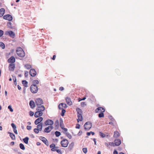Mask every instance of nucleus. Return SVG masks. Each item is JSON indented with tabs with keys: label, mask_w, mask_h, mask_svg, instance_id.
<instances>
[{
	"label": "nucleus",
	"mask_w": 154,
	"mask_h": 154,
	"mask_svg": "<svg viewBox=\"0 0 154 154\" xmlns=\"http://www.w3.org/2000/svg\"><path fill=\"white\" fill-rule=\"evenodd\" d=\"M29 114L30 116H32L34 115V113L33 112L30 111L29 112Z\"/></svg>",
	"instance_id": "864d4df0"
},
{
	"label": "nucleus",
	"mask_w": 154,
	"mask_h": 154,
	"mask_svg": "<svg viewBox=\"0 0 154 154\" xmlns=\"http://www.w3.org/2000/svg\"><path fill=\"white\" fill-rule=\"evenodd\" d=\"M56 151L59 154H62V152L61 150L60 149H57Z\"/></svg>",
	"instance_id": "09e8293b"
},
{
	"label": "nucleus",
	"mask_w": 154,
	"mask_h": 154,
	"mask_svg": "<svg viewBox=\"0 0 154 154\" xmlns=\"http://www.w3.org/2000/svg\"><path fill=\"white\" fill-rule=\"evenodd\" d=\"M16 51L17 54L19 57H23L25 56V53L21 48H17Z\"/></svg>",
	"instance_id": "f257e3e1"
},
{
	"label": "nucleus",
	"mask_w": 154,
	"mask_h": 154,
	"mask_svg": "<svg viewBox=\"0 0 154 154\" xmlns=\"http://www.w3.org/2000/svg\"><path fill=\"white\" fill-rule=\"evenodd\" d=\"M35 103L37 106H38L43 104V101L41 98H37L35 100Z\"/></svg>",
	"instance_id": "423d86ee"
},
{
	"label": "nucleus",
	"mask_w": 154,
	"mask_h": 154,
	"mask_svg": "<svg viewBox=\"0 0 154 154\" xmlns=\"http://www.w3.org/2000/svg\"><path fill=\"white\" fill-rule=\"evenodd\" d=\"M28 75V72L27 71H25L24 75L25 77H27Z\"/></svg>",
	"instance_id": "6e6d98bb"
},
{
	"label": "nucleus",
	"mask_w": 154,
	"mask_h": 154,
	"mask_svg": "<svg viewBox=\"0 0 154 154\" xmlns=\"http://www.w3.org/2000/svg\"><path fill=\"white\" fill-rule=\"evenodd\" d=\"M50 147L51 148V150L52 151H56L57 149L58 148V147L56 146L54 143H52L50 145Z\"/></svg>",
	"instance_id": "1a4fd4ad"
},
{
	"label": "nucleus",
	"mask_w": 154,
	"mask_h": 154,
	"mask_svg": "<svg viewBox=\"0 0 154 154\" xmlns=\"http://www.w3.org/2000/svg\"><path fill=\"white\" fill-rule=\"evenodd\" d=\"M92 127V123L90 122H86L84 125V129L86 130H89Z\"/></svg>",
	"instance_id": "7ed1b4c3"
},
{
	"label": "nucleus",
	"mask_w": 154,
	"mask_h": 154,
	"mask_svg": "<svg viewBox=\"0 0 154 154\" xmlns=\"http://www.w3.org/2000/svg\"><path fill=\"white\" fill-rule=\"evenodd\" d=\"M62 110V112L61 113V115L62 116H63L64 115L65 113L66 112V110L64 109H61Z\"/></svg>",
	"instance_id": "58836bf2"
},
{
	"label": "nucleus",
	"mask_w": 154,
	"mask_h": 154,
	"mask_svg": "<svg viewBox=\"0 0 154 154\" xmlns=\"http://www.w3.org/2000/svg\"><path fill=\"white\" fill-rule=\"evenodd\" d=\"M80 127V125L79 124H77L75 128L77 129H79Z\"/></svg>",
	"instance_id": "4d7b16f0"
},
{
	"label": "nucleus",
	"mask_w": 154,
	"mask_h": 154,
	"mask_svg": "<svg viewBox=\"0 0 154 154\" xmlns=\"http://www.w3.org/2000/svg\"><path fill=\"white\" fill-rule=\"evenodd\" d=\"M10 136L11 139L13 140L15 139V135L13 133H10Z\"/></svg>",
	"instance_id": "c756f323"
},
{
	"label": "nucleus",
	"mask_w": 154,
	"mask_h": 154,
	"mask_svg": "<svg viewBox=\"0 0 154 154\" xmlns=\"http://www.w3.org/2000/svg\"><path fill=\"white\" fill-rule=\"evenodd\" d=\"M3 18L5 20L10 21L12 20V16L10 14H7L3 16Z\"/></svg>",
	"instance_id": "0eeeda50"
},
{
	"label": "nucleus",
	"mask_w": 154,
	"mask_h": 154,
	"mask_svg": "<svg viewBox=\"0 0 154 154\" xmlns=\"http://www.w3.org/2000/svg\"><path fill=\"white\" fill-rule=\"evenodd\" d=\"M42 114L43 113L42 112L37 111L35 112L34 116L36 118H38L41 116Z\"/></svg>",
	"instance_id": "4468645a"
},
{
	"label": "nucleus",
	"mask_w": 154,
	"mask_h": 154,
	"mask_svg": "<svg viewBox=\"0 0 154 154\" xmlns=\"http://www.w3.org/2000/svg\"><path fill=\"white\" fill-rule=\"evenodd\" d=\"M60 125L61 128H63L64 127L63 119L61 118H60Z\"/></svg>",
	"instance_id": "412c9836"
},
{
	"label": "nucleus",
	"mask_w": 154,
	"mask_h": 154,
	"mask_svg": "<svg viewBox=\"0 0 154 154\" xmlns=\"http://www.w3.org/2000/svg\"><path fill=\"white\" fill-rule=\"evenodd\" d=\"M22 83L23 85L26 87H27L28 82L26 80H23L22 81Z\"/></svg>",
	"instance_id": "7c9ffc66"
},
{
	"label": "nucleus",
	"mask_w": 154,
	"mask_h": 154,
	"mask_svg": "<svg viewBox=\"0 0 154 154\" xmlns=\"http://www.w3.org/2000/svg\"><path fill=\"white\" fill-rule=\"evenodd\" d=\"M45 124L46 125H48V119L45 122Z\"/></svg>",
	"instance_id": "338daca9"
},
{
	"label": "nucleus",
	"mask_w": 154,
	"mask_h": 154,
	"mask_svg": "<svg viewBox=\"0 0 154 154\" xmlns=\"http://www.w3.org/2000/svg\"><path fill=\"white\" fill-rule=\"evenodd\" d=\"M13 80H14V85H17V79L16 77H13Z\"/></svg>",
	"instance_id": "a19ab883"
},
{
	"label": "nucleus",
	"mask_w": 154,
	"mask_h": 154,
	"mask_svg": "<svg viewBox=\"0 0 154 154\" xmlns=\"http://www.w3.org/2000/svg\"><path fill=\"white\" fill-rule=\"evenodd\" d=\"M13 131H14V133L16 134H18V133H17V131L16 129H14L13 130Z\"/></svg>",
	"instance_id": "e2e57ef3"
},
{
	"label": "nucleus",
	"mask_w": 154,
	"mask_h": 154,
	"mask_svg": "<svg viewBox=\"0 0 154 154\" xmlns=\"http://www.w3.org/2000/svg\"><path fill=\"white\" fill-rule=\"evenodd\" d=\"M15 65L14 63H10L9 66V69L11 71H13L14 69Z\"/></svg>",
	"instance_id": "dca6fc26"
},
{
	"label": "nucleus",
	"mask_w": 154,
	"mask_h": 154,
	"mask_svg": "<svg viewBox=\"0 0 154 154\" xmlns=\"http://www.w3.org/2000/svg\"><path fill=\"white\" fill-rule=\"evenodd\" d=\"M44 131L45 132L48 133V127L45 129Z\"/></svg>",
	"instance_id": "052dcab7"
},
{
	"label": "nucleus",
	"mask_w": 154,
	"mask_h": 154,
	"mask_svg": "<svg viewBox=\"0 0 154 154\" xmlns=\"http://www.w3.org/2000/svg\"><path fill=\"white\" fill-rule=\"evenodd\" d=\"M76 110L77 111L78 114H82V110L79 108H76Z\"/></svg>",
	"instance_id": "bb28decb"
},
{
	"label": "nucleus",
	"mask_w": 154,
	"mask_h": 154,
	"mask_svg": "<svg viewBox=\"0 0 154 154\" xmlns=\"http://www.w3.org/2000/svg\"><path fill=\"white\" fill-rule=\"evenodd\" d=\"M74 145V142L71 143L69 145L68 147V149L69 150H71L73 149Z\"/></svg>",
	"instance_id": "5701e85b"
},
{
	"label": "nucleus",
	"mask_w": 154,
	"mask_h": 154,
	"mask_svg": "<svg viewBox=\"0 0 154 154\" xmlns=\"http://www.w3.org/2000/svg\"><path fill=\"white\" fill-rule=\"evenodd\" d=\"M55 134L56 137H58L61 135V133L60 132L56 131L55 132Z\"/></svg>",
	"instance_id": "2f4dec72"
},
{
	"label": "nucleus",
	"mask_w": 154,
	"mask_h": 154,
	"mask_svg": "<svg viewBox=\"0 0 154 154\" xmlns=\"http://www.w3.org/2000/svg\"><path fill=\"white\" fill-rule=\"evenodd\" d=\"M69 143L68 140L66 139H64L60 142L62 146L64 147H66L67 146Z\"/></svg>",
	"instance_id": "20e7f679"
},
{
	"label": "nucleus",
	"mask_w": 154,
	"mask_h": 154,
	"mask_svg": "<svg viewBox=\"0 0 154 154\" xmlns=\"http://www.w3.org/2000/svg\"><path fill=\"white\" fill-rule=\"evenodd\" d=\"M55 128V129H57L59 127V123L58 120H57L55 121L54 123Z\"/></svg>",
	"instance_id": "b1692460"
},
{
	"label": "nucleus",
	"mask_w": 154,
	"mask_h": 154,
	"mask_svg": "<svg viewBox=\"0 0 154 154\" xmlns=\"http://www.w3.org/2000/svg\"><path fill=\"white\" fill-rule=\"evenodd\" d=\"M109 119L111 121H115V119H114V118H113L112 116H109Z\"/></svg>",
	"instance_id": "3c124183"
},
{
	"label": "nucleus",
	"mask_w": 154,
	"mask_h": 154,
	"mask_svg": "<svg viewBox=\"0 0 154 154\" xmlns=\"http://www.w3.org/2000/svg\"><path fill=\"white\" fill-rule=\"evenodd\" d=\"M19 146H20V148L21 149H22L23 150H25V148L24 145L23 144H22V143H20L19 144Z\"/></svg>",
	"instance_id": "72a5a7b5"
},
{
	"label": "nucleus",
	"mask_w": 154,
	"mask_h": 154,
	"mask_svg": "<svg viewBox=\"0 0 154 154\" xmlns=\"http://www.w3.org/2000/svg\"><path fill=\"white\" fill-rule=\"evenodd\" d=\"M104 112H101L99 114L98 117L100 118L103 117L104 116V114L103 113Z\"/></svg>",
	"instance_id": "f704fd0d"
},
{
	"label": "nucleus",
	"mask_w": 154,
	"mask_h": 154,
	"mask_svg": "<svg viewBox=\"0 0 154 154\" xmlns=\"http://www.w3.org/2000/svg\"><path fill=\"white\" fill-rule=\"evenodd\" d=\"M109 145L113 146H116L115 145V143L113 142H109Z\"/></svg>",
	"instance_id": "49530a36"
},
{
	"label": "nucleus",
	"mask_w": 154,
	"mask_h": 154,
	"mask_svg": "<svg viewBox=\"0 0 154 154\" xmlns=\"http://www.w3.org/2000/svg\"><path fill=\"white\" fill-rule=\"evenodd\" d=\"M11 23L10 22H8L7 23V26L8 27H11Z\"/></svg>",
	"instance_id": "603ef678"
},
{
	"label": "nucleus",
	"mask_w": 154,
	"mask_h": 154,
	"mask_svg": "<svg viewBox=\"0 0 154 154\" xmlns=\"http://www.w3.org/2000/svg\"><path fill=\"white\" fill-rule=\"evenodd\" d=\"M119 135V134L118 131H116L114 132L113 137L115 138L118 137Z\"/></svg>",
	"instance_id": "cd10ccee"
},
{
	"label": "nucleus",
	"mask_w": 154,
	"mask_h": 154,
	"mask_svg": "<svg viewBox=\"0 0 154 154\" xmlns=\"http://www.w3.org/2000/svg\"><path fill=\"white\" fill-rule=\"evenodd\" d=\"M64 133L66 134V136L70 139L72 138V136L68 132H64Z\"/></svg>",
	"instance_id": "c9c22d12"
},
{
	"label": "nucleus",
	"mask_w": 154,
	"mask_h": 154,
	"mask_svg": "<svg viewBox=\"0 0 154 154\" xmlns=\"http://www.w3.org/2000/svg\"><path fill=\"white\" fill-rule=\"evenodd\" d=\"M5 34L6 35H9L10 37L12 38H14L15 36L14 33L11 31L6 32Z\"/></svg>",
	"instance_id": "39448f33"
},
{
	"label": "nucleus",
	"mask_w": 154,
	"mask_h": 154,
	"mask_svg": "<svg viewBox=\"0 0 154 154\" xmlns=\"http://www.w3.org/2000/svg\"><path fill=\"white\" fill-rule=\"evenodd\" d=\"M8 108L9 109L10 111L11 112H12L13 111V109H12L11 107V105H9L8 107Z\"/></svg>",
	"instance_id": "de8ad7c7"
},
{
	"label": "nucleus",
	"mask_w": 154,
	"mask_h": 154,
	"mask_svg": "<svg viewBox=\"0 0 154 154\" xmlns=\"http://www.w3.org/2000/svg\"><path fill=\"white\" fill-rule=\"evenodd\" d=\"M78 119H77V122H79V121H82L83 120V117L82 115V114H78L77 115Z\"/></svg>",
	"instance_id": "aec40b11"
},
{
	"label": "nucleus",
	"mask_w": 154,
	"mask_h": 154,
	"mask_svg": "<svg viewBox=\"0 0 154 154\" xmlns=\"http://www.w3.org/2000/svg\"><path fill=\"white\" fill-rule=\"evenodd\" d=\"M45 109V108L43 105H39L36 108V110L38 111L42 112Z\"/></svg>",
	"instance_id": "6e6552de"
},
{
	"label": "nucleus",
	"mask_w": 154,
	"mask_h": 154,
	"mask_svg": "<svg viewBox=\"0 0 154 154\" xmlns=\"http://www.w3.org/2000/svg\"><path fill=\"white\" fill-rule=\"evenodd\" d=\"M100 111L104 112L105 111V109L103 107H99L97 108L95 110V112L96 113H98Z\"/></svg>",
	"instance_id": "2eb2a0df"
},
{
	"label": "nucleus",
	"mask_w": 154,
	"mask_h": 154,
	"mask_svg": "<svg viewBox=\"0 0 154 154\" xmlns=\"http://www.w3.org/2000/svg\"><path fill=\"white\" fill-rule=\"evenodd\" d=\"M99 135L102 138H104L106 136L105 134L101 131L99 132Z\"/></svg>",
	"instance_id": "473e14b6"
},
{
	"label": "nucleus",
	"mask_w": 154,
	"mask_h": 154,
	"mask_svg": "<svg viewBox=\"0 0 154 154\" xmlns=\"http://www.w3.org/2000/svg\"><path fill=\"white\" fill-rule=\"evenodd\" d=\"M29 140V138L28 137H26L23 139V141L26 144H27L28 143Z\"/></svg>",
	"instance_id": "c85d7f7f"
},
{
	"label": "nucleus",
	"mask_w": 154,
	"mask_h": 154,
	"mask_svg": "<svg viewBox=\"0 0 154 154\" xmlns=\"http://www.w3.org/2000/svg\"><path fill=\"white\" fill-rule=\"evenodd\" d=\"M54 124V122L52 120L49 119V125H52Z\"/></svg>",
	"instance_id": "79ce46f5"
},
{
	"label": "nucleus",
	"mask_w": 154,
	"mask_h": 154,
	"mask_svg": "<svg viewBox=\"0 0 154 154\" xmlns=\"http://www.w3.org/2000/svg\"><path fill=\"white\" fill-rule=\"evenodd\" d=\"M11 126L13 128V130L14 129H16V127L15 125L13 123L11 124Z\"/></svg>",
	"instance_id": "c03bdc74"
},
{
	"label": "nucleus",
	"mask_w": 154,
	"mask_h": 154,
	"mask_svg": "<svg viewBox=\"0 0 154 154\" xmlns=\"http://www.w3.org/2000/svg\"><path fill=\"white\" fill-rule=\"evenodd\" d=\"M67 106L66 103H61L59 104L58 105V108L59 109H63V107L66 108Z\"/></svg>",
	"instance_id": "f8f14e48"
},
{
	"label": "nucleus",
	"mask_w": 154,
	"mask_h": 154,
	"mask_svg": "<svg viewBox=\"0 0 154 154\" xmlns=\"http://www.w3.org/2000/svg\"><path fill=\"white\" fill-rule=\"evenodd\" d=\"M93 140L94 141V144L95 145H96L97 144H96V139L95 138H93Z\"/></svg>",
	"instance_id": "69168bd1"
},
{
	"label": "nucleus",
	"mask_w": 154,
	"mask_h": 154,
	"mask_svg": "<svg viewBox=\"0 0 154 154\" xmlns=\"http://www.w3.org/2000/svg\"><path fill=\"white\" fill-rule=\"evenodd\" d=\"M65 132H66L67 131V129L66 128H64V127L63 128H61Z\"/></svg>",
	"instance_id": "680f3d73"
},
{
	"label": "nucleus",
	"mask_w": 154,
	"mask_h": 154,
	"mask_svg": "<svg viewBox=\"0 0 154 154\" xmlns=\"http://www.w3.org/2000/svg\"><path fill=\"white\" fill-rule=\"evenodd\" d=\"M43 119V118L42 117H39L35 121V125H38L42 121Z\"/></svg>",
	"instance_id": "a211bd4d"
},
{
	"label": "nucleus",
	"mask_w": 154,
	"mask_h": 154,
	"mask_svg": "<svg viewBox=\"0 0 154 154\" xmlns=\"http://www.w3.org/2000/svg\"><path fill=\"white\" fill-rule=\"evenodd\" d=\"M42 123H40L37 126V128L38 129L39 131H41L42 130Z\"/></svg>",
	"instance_id": "393cba45"
},
{
	"label": "nucleus",
	"mask_w": 154,
	"mask_h": 154,
	"mask_svg": "<svg viewBox=\"0 0 154 154\" xmlns=\"http://www.w3.org/2000/svg\"><path fill=\"white\" fill-rule=\"evenodd\" d=\"M24 66L27 69H29L31 68V65L29 64L25 65Z\"/></svg>",
	"instance_id": "4c0bfd02"
},
{
	"label": "nucleus",
	"mask_w": 154,
	"mask_h": 154,
	"mask_svg": "<svg viewBox=\"0 0 154 154\" xmlns=\"http://www.w3.org/2000/svg\"><path fill=\"white\" fill-rule=\"evenodd\" d=\"M27 129L28 130H30L31 129V126H27L26 127Z\"/></svg>",
	"instance_id": "13d9d810"
},
{
	"label": "nucleus",
	"mask_w": 154,
	"mask_h": 154,
	"mask_svg": "<svg viewBox=\"0 0 154 154\" xmlns=\"http://www.w3.org/2000/svg\"><path fill=\"white\" fill-rule=\"evenodd\" d=\"M115 145L116 146H119L121 143V140L119 139H116L114 140Z\"/></svg>",
	"instance_id": "6ab92c4d"
},
{
	"label": "nucleus",
	"mask_w": 154,
	"mask_h": 154,
	"mask_svg": "<svg viewBox=\"0 0 154 154\" xmlns=\"http://www.w3.org/2000/svg\"><path fill=\"white\" fill-rule=\"evenodd\" d=\"M15 59L14 57L13 56L11 57L8 60V62L11 63H13L15 62Z\"/></svg>",
	"instance_id": "f3484780"
},
{
	"label": "nucleus",
	"mask_w": 154,
	"mask_h": 154,
	"mask_svg": "<svg viewBox=\"0 0 154 154\" xmlns=\"http://www.w3.org/2000/svg\"><path fill=\"white\" fill-rule=\"evenodd\" d=\"M5 9L3 8H2L0 9V17L3 16L5 13Z\"/></svg>",
	"instance_id": "a878e982"
},
{
	"label": "nucleus",
	"mask_w": 154,
	"mask_h": 154,
	"mask_svg": "<svg viewBox=\"0 0 154 154\" xmlns=\"http://www.w3.org/2000/svg\"><path fill=\"white\" fill-rule=\"evenodd\" d=\"M39 131V130L37 128H35L34 129V131L36 134H38Z\"/></svg>",
	"instance_id": "a18cd8bd"
},
{
	"label": "nucleus",
	"mask_w": 154,
	"mask_h": 154,
	"mask_svg": "<svg viewBox=\"0 0 154 154\" xmlns=\"http://www.w3.org/2000/svg\"><path fill=\"white\" fill-rule=\"evenodd\" d=\"M30 89L32 93H36L38 91V88L36 85L32 84L31 85L30 88Z\"/></svg>",
	"instance_id": "f03ea898"
},
{
	"label": "nucleus",
	"mask_w": 154,
	"mask_h": 154,
	"mask_svg": "<svg viewBox=\"0 0 154 154\" xmlns=\"http://www.w3.org/2000/svg\"><path fill=\"white\" fill-rule=\"evenodd\" d=\"M81 104L82 106L83 107H84L86 105V104L85 102H83L81 103Z\"/></svg>",
	"instance_id": "8fccbe9b"
},
{
	"label": "nucleus",
	"mask_w": 154,
	"mask_h": 154,
	"mask_svg": "<svg viewBox=\"0 0 154 154\" xmlns=\"http://www.w3.org/2000/svg\"><path fill=\"white\" fill-rule=\"evenodd\" d=\"M29 74L31 76L34 77L36 75V72L35 69H31L29 71Z\"/></svg>",
	"instance_id": "9d476101"
},
{
	"label": "nucleus",
	"mask_w": 154,
	"mask_h": 154,
	"mask_svg": "<svg viewBox=\"0 0 154 154\" xmlns=\"http://www.w3.org/2000/svg\"><path fill=\"white\" fill-rule=\"evenodd\" d=\"M65 99L66 102L68 105L71 106L72 104V102L70 97H66L65 98Z\"/></svg>",
	"instance_id": "9b49d317"
},
{
	"label": "nucleus",
	"mask_w": 154,
	"mask_h": 154,
	"mask_svg": "<svg viewBox=\"0 0 154 154\" xmlns=\"http://www.w3.org/2000/svg\"><path fill=\"white\" fill-rule=\"evenodd\" d=\"M3 34V31L1 30H0V37L2 36Z\"/></svg>",
	"instance_id": "5fc2aeb1"
},
{
	"label": "nucleus",
	"mask_w": 154,
	"mask_h": 154,
	"mask_svg": "<svg viewBox=\"0 0 154 154\" xmlns=\"http://www.w3.org/2000/svg\"><path fill=\"white\" fill-rule=\"evenodd\" d=\"M64 90V88L63 87H60L59 90L61 91H62Z\"/></svg>",
	"instance_id": "774afa93"
},
{
	"label": "nucleus",
	"mask_w": 154,
	"mask_h": 154,
	"mask_svg": "<svg viewBox=\"0 0 154 154\" xmlns=\"http://www.w3.org/2000/svg\"><path fill=\"white\" fill-rule=\"evenodd\" d=\"M40 139L42 140L43 142L47 146H48V140L45 137H40L39 138Z\"/></svg>",
	"instance_id": "ddd939ff"
},
{
	"label": "nucleus",
	"mask_w": 154,
	"mask_h": 154,
	"mask_svg": "<svg viewBox=\"0 0 154 154\" xmlns=\"http://www.w3.org/2000/svg\"><path fill=\"white\" fill-rule=\"evenodd\" d=\"M29 104L31 108H33L35 107V104L33 100H31L29 103Z\"/></svg>",
	"instance_id": "4be33fe9"
},
{
	"label": "nucleus",
	"mask_w": 154,
	"mask_h": 154,
	"mask_svg": "<svg viewBox=\"0 0 154 154\" xmlns=\"http://www.w3.org/2000/svg\"><path fill=\"white\" fill-rule=\"evenodd\" d=\"M82 150H83V152L85 153V154L87 152V148H83L82 149Z\"/></svg>",
	"instance_id": "37998d69"
},
{
	"label": "nucleus",
	"mask_w": 154,
	"mask_h": 154,
	"mask_svg": "<svg viewBox=\"0 0 154 154\" xmlns=\"http://www.w3.org/2000/svg\"><path fill=\"white\" fill-rule=\"evenodd\" d=\"M82 131H80L78 133V135L79 136H80L82 134Z\"/></svg>",
	"instance_id": "bf43d9fd"
},
{
	"label": "nucleus",
	"mask_w": 154,
	"mask_h": 154,
	"mask_svg": "<svg viewBox=\"0 0 154 154\" xmlns=\"http://www.w3.org/2000/svg\"><path fill=\"white\" fill-rule=\"evenodd\" d=\"M0 46L2 49H4L5 48V45L3 42H0Z\"/></svg>",
	"instance_id": "e433bc0d"
},
{
	"label": "nucleus",
	"mask_w": 154,
	"mask_h": 154,
	"mask_svg": "<svg viewBox=\"0 0 154 154\" xmlns=\"http://www.w3.org/2000/svg\"><path fill=\"white\" fill-rule=\"evenodd\" d=\"M113 154H118V152L116 150H114L113 152Z\"/></svg>",
	"instance_id": "0e129e2a"
},
{
	"label": "nucleus",
	"mask_w": 154,
	"mask_h": 154,
	"mask_svg": "<svg viewBox=\"0 0 154 154\" xmlns=\"http://www.w3.org/2000/svg\"><path fill=\"white\" fill-rule=\"evenodd\" d=\"M32 83L33 84L36 85V84H38L39 83V81L37 80H35L32 81Z\"/></svg>",
	"instance_id": "ea45409f"
}]
</instances>
